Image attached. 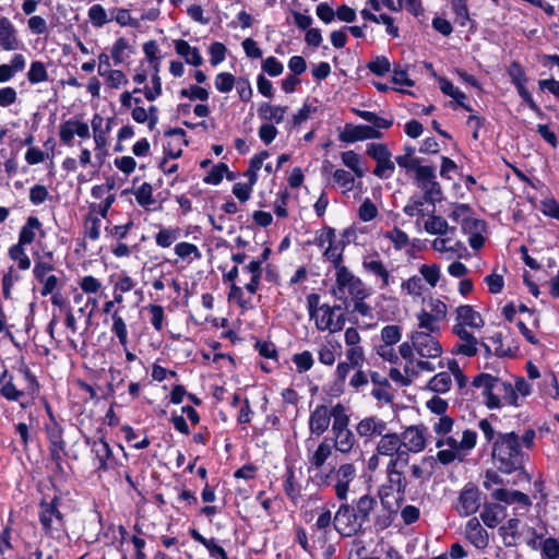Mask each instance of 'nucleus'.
Returning a JSON list of instances; mask_svg holds the SVG:
<instances>
[{
  "instance_id": "f257e3e1",
  "label": "nucleus",
  "mask_w": 559,
  "mask_h": 559,
  "mask_svg": "<svg viewBox=\"0 0 559 559\" xmlns=\"http://www.w3.org/2000/svg\"><path fill=\"white\" fill-rule=\"evenodd\" d=\"M491 455L498 469L506 474L522 468L525 461V454L515 432L497 433Z\"/></svg>"
},
{
  "instance_id": "f03ea898",
  "label": "nucleus",
  "mask_w": 559,
  "mask_h": 559,
  "mask_svg": "<svg viewBox=\"0 0 559 559\" xmlns=\"http://www.w3.org/2000/svg\"><path fill=\"white\" fill-rule=\"evenodd\" d=\"M335 286L333 295L341 300L347 302L346 293L352 298H367L369 290L362 281L348 270L345 265L335 269Z\"/></svg>"
},
{
  "instance_id": "7ed1b4c3",
  "label": "nucleus",
  "mask_w": 559,
  "mask_h": 559,
  "mask_svg": "<svg viewBox=\"0 0 559 559\" xmlns=\"http://www.w3.org/2000/svg\"><path fill=\"white\" fill-rule=\"evenodd\" d=\"M405 465L406 464H399L396 461H389L386 464V483L379 488V497L383 504L388 502V498L393 491L399 493V498L396 499L397 503L404 500L407 481L402 467Z\"/></svg>"
},
{
  "instance_id": "20e7f679",
  "label": "nucleus",
  "mask_w": 559,
  "mask_h": 559,
  "mask_svg": "<svg viewBox=\"0 0 559 559\" xmlns=\"http://www.w3.org/2000/svg\"><path fill=\"white\" fill-rule=\"evenodd\" d=\"M349 417L346 408H337L332 423L333 448L341 453H349L356 443L353 431L348 428Z\"/></svg>"
},
{
  "instance_id": "39448f33",
  "label": "nucleus",
  "mask_w": 559,
  "mask_h": 559,
  "mask_svg": "<svg viewBox=\"0 0 559 559\" xmlns=\"http://www.w3.org/2000/svg\"><path fill=\"white\" fill-rule=\"evenodd\" d=\"M23 374L27 385L20 390L13 382L12 376H9L8 371L4 370L0 377V394L9 401H19L25 395L34 399L39 391V384L28 369L23 370Z\"/></svg>"
},
{
  "instance_id": "423d86ee",
  "label": "nucleus",
  "mask_w": 559,
  "mask_h": 559,
  "mask_svg": "<svg viewBox=\"0 0 559 559\" xmlns=\"http://www.w3.org/2000/svg\"><path fill=\"white\" fill-rule=\"evenodd\" d=\"M415 183L421 190L426 202L435 204L442 199V188L437 181L436 167L425 166L415 175Z\"/></svg>"
},
{
  "instance_id": "0eeeda50",
  "label": "nucleus",
  "mask_w": 559,
  "mask_h": 559,
  "mask_svg": "<svg viewBox=\"0 0 559 559\" xmlns=\"http://www.w3.org/2000/svg\"><path fill=\"white\" fill-rule=\"evenodd\" d=\"M408 338L413 341L416 355L419 358L437 359L440 358L443 348L438 340V334L428 333L426 331H413Z\"/></svg>"
},
{
  "instance_id": "6e6552de",
  "label": "nucleus",
  "mask_w": 559,
  "mask_h": 559,
  "mask_svg": "<svg viewBox=\"0 0 559 559\" xmlns=\"http://www.w3.org/2000/svg\"><path fill=\"white\" fill-rule=\"evenodd\" d=\"M376 452L399 464H408L409 461V454L403 449L402 440L396 432H384L377 443Z\"/></svg>"
},
{
  "instance_id": "1a4fd4ad",
  "label": "nucleus",
  "mask_w": 559,
  "mask_h": 559,
  "mask_svg": "<svg viewBox=\"0 0 559 559\" xmlns=\"http://www.w3.org/2000/svg\"><path fill=\"white\" fill-rule=\"evenodd\" d=\"M355 508L348 503L340 506L333 518V527L343 536H352L362 528Z\"/></svg>"
},
{
  "instance_id": "9d476101",
  "label": "nucleus",
  "mask_w": 559,
  "mask_h": 559,
  "mask_svg": "<svg viewBox=\"0 0 559 559\" xmlns=\"http://www.w3.org/2000/svg\"><path fill=\"white\" fill-rule=\"evenodd\" d=\"M367 154L377 163L373 175L379 178H389L395 170V164L391 159L392 154L388 146L382 143H370L367 146Z\"/></svg>"
},
{
  "instance_id": "9b49d317",
  "label": "nucleus",
  "mask_w": 559,
  "mask_h": 559,
  "mask_svg": "<svg viewBox=\"0 0 559 559\" xmlns=\"http://www.w3.org/2000/svg\"><path fill=\"white\" fill-rule=\"evenodd\" d=\"M337 408H345V406L338 403L330 409L326 405H318L309 417L310 432L317 436L323 435L328 430L331 419L335 420Z\"/></svg>"
},
{
  "instance_id": "f8f14e48",
  "label": "nucleus",
  "mask_w": 559,
  "mask_h": 559,
  "mask_svg": "<svg viewBox=\"0 0 559 559\" xmlns=\"http://www.w3.org/2000/svg\"><path fill=\"white\" fill-rule=\"evenodd\" d=\"M316 320V325L319 330H329L330 332L341 331L346 322L345 313L341 312L335 314L330 306L324 304L317 308L316 313H311Z\"/></svg>"
},
{
  "instance_id": "ddd939ff",
  "label": "nucleus",
  "mask_w": 559,
  "mask_h": 559,
  "mask_svg": "<svg viewBox=\"0 0 559 559\" xmlns=\"http://www.w3.org/2000/svg\"><path fill=\"white\" fill-rule=\"evenodd\" d=\"M452 333L457 337V342L453 345L451 353L465 357H474L478 353L479 341L467 329L460 325L452 326Z\"/></svg>"
},
{
  "instance_id": "4468645a",
  "label": "nucleus",
  "mask_w": 559,
  "mask_h": 559,
  "mask_svg": "<svg viewBox=\"0 0 559 559\" xmlns=\"http://www.w3.org/2000/svg\"><path fill=\"white\" fill-rule=\"evenodd\" d=\"M491 388L493 389L492 395L490 400L486 401L489 408H499L502 404L518 405V395L511 383L497 378Z\"/></svg>"
},
{
  "instance_id": "2eb2a0df",
  "label": "nucleus",
  "mask_w": 559,
  "mask_h": 559,
  "mask_svg": "<svg viewBox=\"0 0 559 559\" xmlns=\"http://www.w3.org/2000/svg\"><path fill=\"white\" fill-rule=\"evenodd\" d=\"M58 499L51 502L40 503L39 520L45 531L48 533L59 532L63 527V516L57 507Z\"/></svg>"
},
{
  "instance_id": "dca6fc26",
  "label": "nucleus",
  "mask_w": 559,
  "mask_h": 559,
  "mask_svg": "<svg viewBox=\"0 0 559 559\" xmlns=\"http://www.w3.org/2000/svg\"><path fill=\"white\" fill-rule=\"evenodd\" d=\"M427 429L424 426H409L400 436L403 449L413 453H419L426 448Z\"/></svg>"
},
{
  "instance_id": "f3484780",
  "label": "nucleus",
  "mask_w": 559,
  "mask_h": 559,
  "mask_svg": "<svg viewBox=\"0 0 559 559\" xmlns=\"http://www.w3.org/2000/svg\"><path fill=\"white\" fill-rule=\"evenodd\" d=\"M357 469L352 463H344L334 473V490L337 499L346 500L349 484L356 478Z\"/></svg>"
},
{
  "instance_id": "a211bd4d",
  "label": "nucleus",
  "mask_w": 559,
  "mask_h": 559,
  "mask_svg": "<svg viewBox=\"0 0 559 559\" xmlns=\"http://www.w3.org/2000/svg\"><path fill=\"white\" fill-rule=\"evenodd\" d=\"M480 506V492L477 487L466 485L460 493L456 510L462 516L475 513Z\"/></svg>"
},
{
  "instance_id": "6ab92c4d",
  "label": "nucleus",
  "mask_w": 559,
  "mask_h": 559,
  "mask_svg": "<svg viewBox=\"0 0 559 559\" xmlns=\"http://www.w3.org/2000/svg\"><path fill=\"white\" fill-rule=\"evenodd\" d=\"M381 135V132L374 127L346 124L340 139L346 143H354L367 139H379Z\"/></svg>"
},
{
  "instance_id": "aec40b11",
  "label": "nucleus",
  "mask_w": 559,
  "mask_h": 559,
  "mask_svg": "<svg viewBox=\"0 0 559 559\" xmlns=\"http://www.w3.org/2000/svg\"><path fill=\"white\" fill-rule=\"evenodd\" d=\"M455 324L463 329H481L485 325V321L479 312L473 309L468 305L459 306L455 311Z\"/></svg>"
},
{
  "instance_id": "412c9836",
  "label": "nucleus",
  "mask_w": 559,
  "mask_h": 559,
  "mask_svg": "<svg viewBox=\"0 0 559 559\" xmlns=\"http://www.w3.org/2000/svg\"><path fill=\"white\" fill-rule=\"evenodd\" d=\"M386 429V423L376 416L366 417L356 426V431L360 437H381Z\"/></svg>"
},
{
  "instance_id": "4be33fe9",
  "label": "nucleus",
  "mask_w": 559,
  "mask_h": 559,
  "mask_svg": "<svg viewBox=\"0 0 559 559\" xmlns=\"http://www.w3.org/2000/svg\"><path fill=\"white\" fill-rule=\"evenodd\" d=\"M349 234L350 231L348 229L344 230L342 239H335V242L328 245L323 251V257L334 265V269L343 265V251L347 242L345 238H347Z\"/></svg>"
},
{
  "instance_id": "5701e85b",
  "label": "nucleus",
  "mask_w": 559,
  "mask_h": 559,
  "mask_svg": "<svg viewBox=\"0 0 559 559\" xmlns=\"http://www.w3.org/2000/svg\"><path fill=\"white\" fill-rule=\"evenodd\" d=\"M37 231L40 234L41 237L45 236L39 219L35 216H29L25 225H23L20 230L19 242L16 245H21L23 247L26 245H31L35 240Z\"/></svg>"
},
{
  "instance_id": "b1692460",
  "label": "nucleus",
  "mask_w": 559,
  "mask_h": 559,
  "mask_svg": "<svg viewBox=\"0 0 559 559\" xmlns=\"http://www.w3.org/2000/svg\"><path fill=\"white\" fill-rule=\"evenodd\" d=\"M466 536L468 540L477 548L483 549L488 544L487 532L481 527L476 518L471 519L466 524Z\"/></svg>"
},
{
  "instance_id": "393cba45",
  "label": "nucleus",
  "mask_w": 559,
  "mask_h": 559,
  "mask_svg": "<svg viewBox=\"0 0 559 559\" xmlns=\"http://www.w3.org/2000/svg\"><path fill=\"white\" fill-rule=\"evenodd\" d=\"M492 498L508 504L518 503L524 508H528L531 506L530 497L519 490H508L503 488L496 489L492 492Z\"/></svg>"
},
{
  "instance_id": "a878e982",
  "label": "nucleus",
  "mask_w": 559,
  "mask_h": 559,
  "mask_svg": "<svg viewBox=\"0 0 559 559\" xmlns=\"http://www.w3.org/2000/svg\"><path fill=\"white\" fill-rule=\"evenodd\" d=\"M174 44L176 52L181 56L187 63L194 67H199L203 63V58L197 47L190 46L189 43L183 39H177Z\"/></svg>"
},
{
  "instance_id": "bb28decb",
  "label": "nucleus",
  "mask_w": 559,
  "mask_h": 559,
  "mask_svg": "<svg viewBox=\"0 0 559 559\" xmlns=\"http://www.w3.org/2000/svg\"><path fill=\"white\" fill-rule=\"evenodd\" d=\"M425 230L430 235L447 236L455 233L456 227L450 226L445 218L431 215L424 225Z\"/></svg>"
},
{
  "instance_id": "cd10ccee",
  "label": "nucleus",
  "mask_w": 559,
  "mask_h": 559,
  "mask_svg": "<svg viewBox=\"0 0 559 559\" xmlns=\"http://www.w3.org/2000/svg\"><path fill=\"white\" fill-rule=\"evenodd\" d=\"M365 271L379 277L382 282L381 287H386L390 284V272L384 263L378 258H366L362 262Z\"/></svg>"
},
{
  "instance_id": "c85d7f7f",
  "label": "nucleus",
  "mask_w": 559,
  "mask_h": 559,
  "mask_svg": "<svg viewBox=\"0 0 559 559\" xmlns=\"http://www.w3.org/2000/svg\"><path fill=\"white\" fill-rule=\"evenodd\" d=\"M383 236L392 242L394 249L397 251H408V248L414 246L408 235L396 226L385 231Z\"/></svg>"
},
{
  "instance_id": "c756f323",
  "label": "nucleus",
  "mask_w": 559,
  "mask_h": 559,
  "mask_svg": "<svg viewBox=\"0 0 559 559\" xmlns=\"http://www.w3.org/2000/svg\"><path fill=\"white\" fill-rule=\"evenodd\" d=\"M333 445L324 439L309 457V463L314 468L319 469L323 466L326 460L332 455Z\"/></svg>"
},
{
  "instance_id": "7c9ffc66",
  "label": "nucleus",
  "mask_w": 559,
  "mask_h": 559,
  "mask_svg": "<svg viewBox=\"0 0 559 559\" xmlns=\"http://www.w3.org/2000/svg\"><path fill=\"white\" fill-rule=\"evenodd\" d=\"M376 506L377 500L369 495H365L356 501V506L354 508L364 525L369 522L370 514L374 510Z\"/></svg>"
},
{
  "instance_id": "2f4dec72",
  "label": "nucleus",
  "mask_w": 559,
  "mask_h": 559,
  "mask_svg": "<svg viewBox=\"0 0 559 559\" xmlns=\"http://www.w3.org/2000/svg\"><path fill=\"white\" fill-rule=\"evenodd\" d=\"M0 46L4 50H13L17 46L15 29L9 19L0 27Z\"/></svg>"
},
{
  "instance_id": "473e14b6",
  "label": "nucleus",
  "mask_w": 559,
  "mask_h": 559,
  "mask_svg": "<svg viewBox=\"0 0 559 559\" xmlns=\"http://www.w3.org/2000/svg\"><path fill=\"white\" fill-rule=\"evenodd\" d=\"M243 270L251 274L250 282L246 284V289L255 294L262 276V261H251Z\"/></svg>"
},
{
  "instance_id": "72a5a7b5",
  "label": "nucleus",
  "mask_w": 559,
  "mask_h": 559,
  "mask_svg": "<svg viewBox=\"0 0 559 559\" xmlns=\"http://www.w3.org/2000/svg\"><path fill=\"white\" fill-rule=\"evenodd\" d=\"M418 329L416 331H426L432 334H440V326L438 320L435 319L428 311L421 310L417 313Z\"/></svg>"
},
{
  "instance_id": "f704fd0d",
  "label": "nucleus",
  "mask_w": 559,
  "mask_h": 559,
  "mask_svg": "<svg viewBox=\"0 0 559 559\" xmlns=\"http://www.w3.org/2000/svg\"><path fill=\"white\" fill-rule=\"evenodd\" d=\"M440 90L448 96H451L453 99L457 102V104L466 110H471V108L464 103L466 95L456 88L448 79L440 78L439 79Z\"/></svg>"
},
{
  "instance_id": "c9c22d12",
  "label": "nucleus",
  "mask_w": 559,
  "mask_h": 559,
  "mask_svg": "<svg viewBox=\"0 0 559 559\" xmlns=\"http://www.w3.org/2000/svg\"><path fill=\"white\" fill-rule=\"evenodd\" d=\"M287 107L272 106L267 103L261 105L259 108L260 117L265 120H272L276 123H281L286 114Z\"/></svg>"
},
{
  "instance_id": "e433bc0d",
  "label": "nucleus",
  "mask_w": 559,
  "mask_h": 559,
  "mask_svg": "<svg viewBox=\"0 0 559 559\" xmlns=\"http://www.w3.org/2000/svg\"><path fill=\"white\" fill-rule=\"evenodd\" d=\"M284 490L293 502H296L300 496V486L295 480V472L292 466H288L286 469Z\"/></svg>"
},
{
  "instance_id": "4c0bfd02",
  "label": "nucleus",
  "mask_w": 559,
  "mask_h": 559,
  "mask_svg": "<svg viewBox=\"0 0 559 559\" xmlns=\"http://www.w3.org/2000/svg\"><path fill=\"white\" fill-rule=\"evenodd\" d=\"M180 237L179 228H162L156 237V243L162 248L170 247L175 241H177Z\"/></svg>"
},
{
  "instance_id": "58836bf2",
  "label": "nucleus",
  "mask_w": 559,
  "mask_h": 559,
  "mask_svg": "<svg viewBox=\"0 0 559 559\" xmlns=\"http://www.w3.org/2000/svg\"><path fill=\"white\" fill-rule=\"evenodd\" d=\"M452 383V379L449 372H440L437 373L435 377L431 378L429 381V388L430 390L438 392V393H445L450 390Z\"/></svg>"
},
{
  "instance_id": "ea45409f",
  "label": "nucleus",
  "mask_w": 559,
  "mask_h": 559,
  "mask_svg": "<svg viewBox=\"0 0 559 559\" xmlns=\"http://www.w3.org/2000/svg\"><path fill=\"white\" fill-rule=\"evenodd\" d=\"M389 376L394 382L406 386L412 382L411 377L417 376V371H415L414 367L406 364L404 367V373H402L397 368H391Z\"/></svg>"
},
{
  "instance_id": "a19ab883",
  "label": "nucleus",
  "mask_w": 559,
  "mask_h": 559,
  "mask_svg": "<svg viewBox=\"0 0 559 559\" xmlns=\"http://www.w3.org/2000/svg\"><path fill=\"white\" fill-rule=\"evenodd\" d=\"M341 157L344 165L352 169L357 177L361 178L365 176V169L360 167V157L358 154L354 151H346L342 153Z\"/></svg>"
},
{
  "instance_id": "79ce46f5",
  "label": "nucleus",
  "mask_w": 559,
  "mask_h": 559,
  "mask_svg": "<svg viewBox=\"0 0 559 559\" xmlns=\"http://www.w3.org/2000/svg\"><path fill=\"white\" fill-rule=\"evenodd\" d=\"M497 378L488 373H480L473 380V385L483 389V394L487 400H490L492 395V388L496 383Z\"/></svg>"
},
{
  "instance_id": "37998d69",
  "label": "nucleus",
  "mask_w": 559,
  "mask_h": 559,
  "mask_svg": "<svg viewBox=\"0 0 559 559\" xmlns=\"http://www.w3.org/2000/svg\"><path fill=\"white\" fill-rule=\"evenodd\" d=\"M88 19L93 26L103 27L107 24L111 19L108 17L106 10L100 4H93L88 9Z\"/></svg>"
},
{
  "instance_id": "c03bdc74",
  "label": "nucleus",
  "mask_w": 559,
  "mask_h": 559,
  "mask_svg": "<svg viewBox=\"0 0 559 559\" xmlns=\"http://www.w3.org/2000/svg\"><path fill=\"white\" fill-rule=\"evenodd\" d=\"M381 341L384 345H395L402 338V329L400 325H385L381 330Z\"/></svg>"
},
{
  "instance_id": "a18cd8bd",
  "label": "nucleus",
  "mask_w": 559,
  "mask_h": 559,
  "mask_svg": "<svg viewBox=\"0 0 559 559\" xmlns=\"http://www.w3.org/2000/svg\"><path fill=\"white\" fill-rule=\"evenodd\" d=\"M10 259L17 262L21 270H28L31 267V260L27 257L24 247L21 245H13L9 248Z\"/></svg>"
},
{
  "instance_id": "49530a36",
  "label": "nucleus",
  "mask_w": 559,
  "mask_h": 559,
  "mask_svg": "<svg viewBox=\"0 0 559 559\" xmlns=\"http://www.w3.org/2000/svg\"><path fill=\"white\" fill-rule=\"evenodd\" d=\"M355 112L364 120L370 122L377 129H388L393 121L379 117L377 114L367 110H355Z\"/></svg>"
},
{
  "instance_id": "de8ad7c7",
  "label": "nucleus",
  "mask_w": 559,
  "mask_h": 559,
  "mask_svg": "<svg viewBox=\"0 0 559 559\" xmlns=\"http://www.w3.org/2000/svg\"><path fill=\"white\" fill-rule=\"evenodd\" d=\"M461 228L464 234L469 236L477 233H484L485 222L467 215L466 217H463V219L461 221Z\"/></svg>"
},
{
  "instance_id": "09e8293b",
  "label": "nucleus",
  "mask_w": 559,
  "mask_h": 559,
  "mask_svg": "<svg viewBox=\"0 0 559 559\" xmlns=\"http://www.w3.org/2000/svg\"><path fill=\"white\" fill-rule=\"evenodd\" d=\"M31 83L36 84L48 80L47 70L41 61H34L27 73Z\"/></svg>"
},
{
  "instance_id": "8fccbe9b",
  "label": "nucleus",
  "mask_w": 559,
  "mask_h": 559,
  "mask_svg": "<svg viewBox=\"0 0 559 559\" xmlns=\"http://www.w3.org/2000/svg\"><path fill=\"white\" fill-rule=\"evenodd\" d=\"M452 238L450 236L436 238L431 242V247L433 250L438 252H457L460 248H462V243L460 241H456L454 245H451Z\"/></svg>"
},
{
  "instance_id": "3c124183",
  "label": "nucleus",
  "mask_w": 559,
  "mask_h": 559,
  "mask_svg": "<svg viewBox=\"0 0 559 559\" xmlns=\"http://www.w3.org/2000/svg\"><path fill=\"white\" fill-rule=\"evenodd\" d=\"M421 278H424L431 287H435L440 280V267L437 264H423L419 269Z\"/></svg>"
},
{
  "instance_id": "603ef678",
  "label": "nucleus",
  "mask_w": 559,
  "mask_h": 559,
  "mask_svg": "<svg viewBox=\"0 0 559 559\" xmlns=\"http://www.w3.org/2000/svg\"><path fill=\"white\" fill-rule=\"evenodd\" d=\"M112 332L117 335L120 344L126 346L128 342L127 325L117 312L112 313Z\"/></svg>"
},
{
  "instance_id": "864d4df0",
  "label": "nucleus",
  "mask_w": 559,
  "mask_h": 559,
  "mask_svg": "<svg viewBox=\"0 0 559 559\" xmlns=\"http://www.w3.org/2000/svg\"><path fill=\"white\" fill-rule=\"evenodd\" d=\"M111 20L115 19L118 24L121 26H132L138 27L139 21L134 20L127 9H112L111 10Z\"/></svg>"
},
{
  "instance_id": "5fc2aeb1",
  "label": "nucleus",
  "mask_w": 559,
  "mask_h": 559,
  "mask_svg": "<svg viewBox=\"0 0 559 559\" xmlns=\"http://www.w3.org/2000/svg\"><path fill=\"white\" fill-rule=\"evenodd\" d=\"M135 200L142 206H147L154 203L153 189L147 182L141 185L135 191Z\"/></svg>"
},
{
  "instance_id": "6e6d98bb",
  "label": "nucleus",
  "mask_w": 559,
  "mask_h": 559,
  "mask_svg": "<svg viewBox=\"0 0 559 559\" xmlns=\"http://www.w3.org/2000/svg\"><path fill=\"white\" fill-rule=\"evenodd\" d=\"M293 361L296 365L299 373L308 371L313 366V358L310 352L305 350L293 356Z\"/></svg>"
},
{
  "instance_id": "4d7b16f0",
  "label": "nucleus",
  "mask_w": 559,
  "mask_h": 559,
  "mask_svg": "<svg viewBox=\"0 0 559 559\" xmlns=\"http://www.w3.org/2000/svg\"><path fill=\"white\" fill-rule=\"evenodd\" d=\"M402 288L412 296H420L424 292V282L420 276L414 275L402 283Z\"/></svg>"
},
{
  "instance_id": "13d9d810",
  "label": "nucleus",
  "mask_w": 559,
  "mask_h": 559,
  "mask_svg": "<svg viewBox=\"0 0 559 559\" xmlns=\"http://www.w3.org/2000/svg\"><path fill=\"white\" fill-rule=\"evenodd\" d=\"M508 74L515 87L525 84V82L527 81L525 72L518 61H513L510 64L508 69Z\"/></svg>"
},
{
  "instance_id": "bf43d9fd",
  "label": "nucleus",
  "mask_w": 559,
  "mask_h": 559,
  "mask_svg": "<svg viewBox=\"0 0 559 559\" xmlns=\"http://www.w3.org/2000/svg\"><path fill=\"white\" fill-rule=\"evenodd\" d=\"M346 361L350 362L353 368H360L365 360V353L361 346H348L346 350Z\"/></svg>"
},
{
  "instance_id": "052dcab7",
  "label": "nucleus",
  "mask_w": 559,
  "mask_h": 559,
  "mask_svg": "<svg viewBox=\"0 0 559 559\" xmlns=\"http://www.w3.org/2000/svg\"><path fill=\"white\" fill-rule=\"evenodd\" d=\"M368 69L377 75H384L390 71L391 63L386 57L380 56L368 63Z\"/></svg>"
},
{
  "instance_id": "680f3d73",
  "label": "nucleus",
  "mask_w": 559,
  "mask_h": 559,
  "mask_svg": "<svg viewBox=\"0 0 559 559\" xmlns=\"http://www.w3.org/2000/svg\"><path fill=\"white\" fill-rule=\"evenodd\" d=\"M235 83L234 75L227 72L217 74L215 79V87L222 93L230 92Z\"/></svg>"
},
{
  "instance_id": "e2e57ef3",
  "label": "nucleus",
  "mask_w": 559,
  "mask_h": 559,
  "mask_svg": "<svg viewBox=\"0 0 559 559\" xmlns=\"http://www.w3.org/2000/svg\"><path fill=\"white\" fill-rule=\"evenodd\" d=\"M46 431H47V436H48L50 445L59 447V448H60V445H66L63 438H62V429L57 423L47 425Z\"/></svg>"
},
{
  "instance_id": "0e129e2a",
  "label": "nucleus",
  "mask_w": 559,
  "mask_h": 559,
  "mask_svg": "<svg viewBox=\"0 0 559 559\" xmlns=\"http://www.w3.org/2000/svg\"><path fill=\"white\" fill-rule=\"evenodd\" d=\"M378 215L377 206L370 199H365L359 207V218L364 222H370Z\"/></svg>"
},
{
  "instance_id": "69168bd1",
  "label": "nucleus",
  "mask_w": 559,
  "mask_h": 559,
  "mask_svg": "<svg viewBox=\"0 0 559 559\" xmlns=\"http://www.w3.org/2000/svg\"><path fill=\"white\" fill-rule=\"evenodd\" d=\"M79 285L82 292L85 294H96L102 288V283L92 275L82 277Z\"/></svg>"
},
{
  "instance_id": "338daca9",
  "label": "nucleus",
  "mask_w": 559,
  "mask_h": 559,
  "mask_svg": "<svg viewBox=\"0 0 559 559\" xmlns=\"http://www.w3.org/2000/svg\"><path fill=\"white\" fill-rule=\"evenodd\" d=\"M175 252L178 257L181 259H186L189 255L193 254L195 258H200L201 253L198 249V247L190 242H179L175 247Z\"/></svg>"
},
{
  "instance_id": "774afa93",
  "label": "nucleus",
  "mask_w": 559,
  "mask_h": 559,
  "mask_svg": "<svg viewBox=\"0 0 559 559\" xmlns=\"http://www.w3.org/2000/svg\"><path fill=\"white\" fill-rule=\"evenodd\" d=\"M227 171V165L221 163L211 169V171L204 178V181L210 185H218L222 181L224 174Z\"/></svg>"
}]
</instances>
